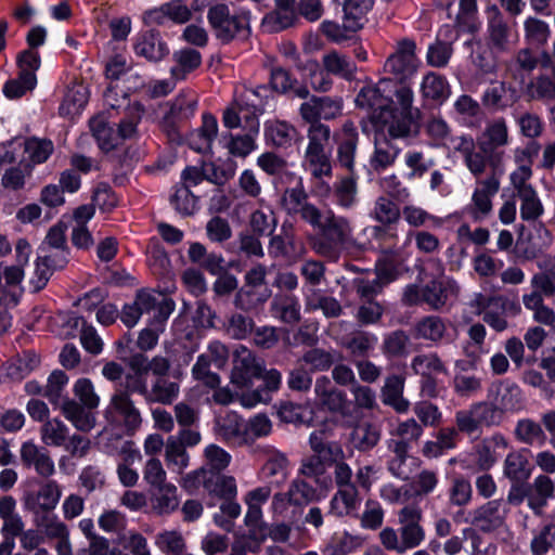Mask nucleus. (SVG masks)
<instances>
[{"label": "nucleus", "instance_id": "1", "mask_svg": "<svg viewBox=\"0 0 555 555\" xmlns=\"http://www.w3.org/2000/svg\"><path fill=\"white\" fill-rule=\"evenodd\" d=\"M453 150L459 153L467 170L480 178L490 171L504 172L505 147L509 143L508 126L503 117L490 120L476 142L470 134L452 138Z\"/></svg>", "mask_w": 555, "mask_h": 555}, {"label": "nucleus", "instance_id": "2", "mask_svg": "<svg viewBox=\"0 0 555 555\" xmlns=\"http://www.w3.org/2000/svg\"><path fill=\"white\" fill-rule=\"evenodd\" d=\"M311 227L322 232V236H308L312 250L321 257L336 260L343 250L354 244L351 220L336 215L332 209L323 212L319 225Z\"/></svg>", "mask_w": 555, "mask_h": 555}, {"label": "nucleus", "instance_id": "3", "mask_svg": "<svg viewBox=\"0 0 555 555\" xmlns=\"http://www.w3.org/2000/svg\"><path fill=\"white\" fill-rule=\"evenodd\" d=\"M207 17L217 39L223 43L249 36V16L245 12L231 15L225 4H216L209 9Z\"/></svg>", "mask_w": 555, "mask_h": 555}, {"label": "nucleus", "instance_id": "4", "mask_svg": "<svg viewBox=\"0 0 555 555\" xmlns=\"http://www.w3.org/2000/svg\"><path fill=\"white\" fill-rule=\"evenodd\" d=\"M134 393L125 386L117 389L109 399V403L104 411V416L111 422L120 424L128 435H133L140 429L143 417L140 409L131 398Z\"/></svg>", "mask_w": 555, "mask_h": 555}, {"label": "nucleus", "instance_id": "5", "mask_svg": "<svg viewBox=\"0 0 555 555\" xmlns=\"http://www.w3.org/2000/svg\"><path fill=\"white\" fill-rule=\"evenodd\" d=\"M229 349L223 343L219 340L209 343L206 350L197 357L192 367L193 378L208 388L218 387L221 383V377L212 372L210 367L214 365L218 370L224 369L229 361Z\"/></svg>", "mask_w": 555, "mask_h": 555}, {"label": "nucleus", "instance_id": "6", "mask_svg": "<svg viewBox=\"0 0 555 555\" xmlns=\"http://www.w3.org/2000/svg\"><path fill=\"white\" fill-rule=\"evenodd\" d=\"M197 98L193 94L180 93L172 101L162 105L164 116L160 126L171 142L181 143L179 128L195 113Z\"/></svg>", "mask_w": 555, "mask_h": 555}, {"label": "nucleus", "instance_id": "7", "mask_svg": "<svg viewBox=\"0 0 555 555\" xmlns=\"http://www.w3.org/2000/svg\"><path fill=\"white\" fill-rule=\"evenodd\" d=\"M420 64L415 41L402 38L396 42L393 52L386 59L383 69L384 73L403 82L416 74Z\"/></svg>", "mask_w": 555, "mask_h": 555}, {"label": "nucleus", "instance_id": "8", "mask_svg": "<svg viewBox=\"0 0 555 555\" xmlns=\"http://www.w3.org/2000/svg\"><path fill=\"white\" fill-rule=\"evenodd\" d=\"M129 389L140 395L147 404L169 405L179 397L180 386L167 376L152 377L144 380L141 375L129 378Z\"/></svg>", "mask_w": 555, "mask_h": 555}, {"label": "nucleus", "instance_id": "9", "mask_svg": "<svg viewBox=\"0 0 555 555\" xmlns=\"http://www.w3.org/2000/svg\"><path fill=\"white\" fill-rule=\"evenodd\" d=\"M504 421L500 410L487 398L485 401L473 403L467 410L457 411L455 423L457 429L465 434H473L480 427L500 426Z\"/></svg>", "mask_w": 555, "mask_h": 555}, {"label": "nucleus", "instance_id": "10", "mask_svg": "<svg viewBox=\"0 0 555 555\" xmlns=\"http://www.w3.org/2000/svg\"><path fill=\"white\" fill-rule=\"evenodd\" d=\"M282 209L288 216H299V218L310 225H319L323 211L314 204L309 202L302 184L289 188L284 191L281 197Z\"/></svg>", "mask_w": 555, "mask_h": 555}, {"label": "nucleus", "instance_id": "11", "mask_svg": "<svg viewBox=\"0 0 555 555\" xmlns=\"http://www.w3.org/2000/svg\"><path fill=\"white\" fill-rule=\"evenodd\" d=\"M266 276L267 268L263 264L253 267L245 275L246 287L241 288L235 295V307L249 311L267 301L271 295L268 288L260 294L256 292L257 287L266 283Z\"/></svg>", "mask_w": 555, "mask_h": 555}, {"label": "nucleus", "instance_id": "12", "mask_svg": "<svg viewBox=\"0 0 555 555\" xmlns=\"http://www.w3.org/2000/svg\"><path fill=\"white\" fill-rule=\"evenodd\" d=\"M372 121L376 128V135H385L390 140L408 138L412 131V119L409 114L398 112L392 106L373 113Z\"/></svg>", "mask_w": 555, "mask_h": 555}, {"label": "nucleus", "instance_id": "13", "mask_svg": "<svg viewBox=\"0 0 555 555\" xmlns=\"http://www.w3.org/2000/svg\"><path fill=\"white\" fill-rule=\"evenodd\" d=\"M422 518L423 512L415 504L405 505L398 512L399 534L405 552L418 547L425 541L426 533L421 525Z\"/></svg>", "mask_w": 555, "mask_h": 555}, {"label": "nucleus", "instance_id": "14", "mask_svg": "<svg viewBox=\"0 0 555 555\" xmlns=\"http://www.w3.org/2000/svg\"><path fill=\"white\" fill-rule=\"evenodd\" d=\"M268 249L272 257L287 259H298L307 253L305 243L298 236L295 224L289 221H284L280 233L271 236Z\"/></svg>", "mask_w": 555, "mask_h": 555}, {"label": "nucleus", "instance_id": "15", "mask_svg": "<svg viewBox=\"0 0 555 555\" xmlns=\"http://www.w3.org/2000/svg\"><path fill=\"white\" fill-rule=\"evenodd\" d=\"M504 172L490 171V175L477 179L476 188L472 195L470 215L474 220L480 221L492 211V197L499 192L500 178Z\"/></svg>", "mask_w": 555, "mask_h": 555}, {"label": "nucleus", "instance_id": "16", "mask_svg": "<svg viewBox=\"0 0 555 555\" xmlns=\"http://www.w3.org/2000/svg\"><path fill=\"white\" fill-rule=\"evenodd\" d=\"M261 373L262 362L247 347L238 346L233 353L231 384L240 389L248 387Z\"/></svg>", "mask_w": 555, "mask_h": 555}, {"label": "nucleus", "instance_id": "17", "mask_svg": "<svg viewBox=\"0 0 555 555\" xmlns=\"http://www.w3.org/2000/svg\"><path fill=\"white\" fill-rule=\"evenodd\" d=\"M314 395L322 410L343 417L350 415V403L347 395L335 387L327 376H319L315 379Z\"/></svg>", "mask_w": 555, "mask_h": 555}, {"label": "nucleus", "instance_id": "18", "mask_svg": "<svg viewBox=\"0 0 555 555\" xmlns=\"http://www.w3.org/2000/svg\"><path fill=\"white\" fill-rule=\"evenodd\" d=\"M507 512L502 499L491 500L470 511L468 521L480 531L491 532L504 524Z\"/></svg>", "mask_w": 555, "mask_h": 555}, {"label": "nucleus", "instance_id": "19", "mask_svg": "<svg viewBox=\"0 0 555 555\" xmlns=\"http://www.w3.org/2000/svg\"><path fill=\"white\" fill-rule=\"evenodd\" d=\"M508 449V440L500 433L483 438L474 448L473 462L476 470H489Z\"/></svg>", "mask_w": 555, "mask_h": 555}, {"label": "nucleus", "instance_id": "20", "mask_svg": "<svg viewBox=\"0 0 555 555\" xmlns=\"http://www.w3.org/2000/svg\"><path fill=\"white\" fill-rule=\"evenodd\" d=\"M487 398L500 410L503 418L505 414L520 411L524 408V395L515 383H494L488 388Z\"/></svg>", "mask_w": 555, "mask_h": 555}, {"label": "nucleus", "instance_id": "21", "mask_svg": "<svg viewBox=\"0 0 555 555\" xmlns=\"http://www.w3.org/2000/svg\"><path fill=\"white\" fill-rule=\"evenodd\" d=\"M62 496V488L55 480H48L40 485L39 489L34 492L25 493L23 503L25 509L33 514L51 513L57 506Z\"/></svg>", "mask_w": 555, "mask_h": 555}, {"label": "nucleus", "instance_id": "22", "mask_svg": "<svg viewBox=\"0 0 555 555\" xmlns=\"http://www.w3.org/2000/svg\"><path fill=\"white\" fill-rule=\"evenodd\" d=\"M411 333L415 339L428 341L433 345L451 340L448 321L435 314L418 319L413 324Z\"/></svg>", "mask_w": 555, "mask_h": 555}, {"label": "nucleus", "instance_id": "23", "mask_svg": "<svg viewBox=\"0 0 555 555\" xmlns=\"http://www.w3.org/2000/svg\"><path fill=\"white\" fill-rule=\"evenodd\" d=\"M335 138L337 140V163L340 167L353 173L359 142V133L356 125L351 120H346L340 132L336 133Z\"/></svg>", "mask_w": 555, "mask_h": 555}, {"label": "nucleus", "instance_id": "24", "mask_svg": "<svg viewBox=\"0 0 555 555\" xmlns=\"http://www.w3.org/2000/svg\"><path fill=\"white\" fill-rule=\"evenodd\" d=\"M541 67L550 69L551 75L541 74L532 79L525 88V94L530 100L551 101L555 99V64L547 52L541 55Z\"/></svg>", "mask_w": 555, "mask_h": 555}, {"label": "nucleus", "instance_id": "25", "mask_svg": "<svg viewBox=\"0 0 555 555\" xmlns=\"http://www.w3.org/2000/svg\"><path fill=\"white\" fill-rule=\"evenodd\" d=\"M20 455L23 465L33 467L41 477L49 478L55 473V465L49 451L34 441L24 442Z\"/></svg>", "mask_w": 555, "mask_h": 555}, {"label": "nucleus", "instance_id": "26", "mask_svg": "<svg viewBox=\"0 0 555 555\" xmlns=\"http://www.w3.org/2000/svg\"><path fill=\"white\" fill-rule=\"evenodd\" d=\"M266 141L276 147L287 150L301 140L300 132L291 122L271 118L264 122Z\"/></svg>", "mask_w": 555, "mask_h": 555}, {"label": "nucleus", "instance_id": "27", "mask_svg": "<svg viewBox=\"0 0 555 555\" xmlns=\"http://www.w3.org/2000/svg\"><path fill=\"white\" fill-rule=\"evenodd\" d=\"M309 446L313 453L331 466L338 460L345 459L343 446L340 442L332 440V431L326 427L315 429L310 434Z\"/></svg>", "mask_w": 555, "mask_h": 555}, {"label": "nucleus", "instance_id": "28", "mask_svg": "<svg viewBox=\"0 0 555 555\" xmlns=\"http://www.w3.org/2000/svg\"><path fill=\"white\" fill-rule=\"evenodd\" d=\"M519 100L516 88L505 81L489 86L481 95V104L490 112H503Z\"/></svg>", "mask_w": 555, "mask_h": 555}, {"label": "nucleus", "instance_id": "29", "mask_svg": "<svg viewBox=\"0 0 555 555\" xmlns=\"http://www.w3.org/2000/svg\"><path fill=\"white\" fill-rule=\"evenodd\" d=\"M258 92L256 90H246L242 94V99L235 101L229 107H227L223 112L222 122L224 127L233 129L237 128L241 125V116L240 114L244 109V104L250 106L253 108L251 116H246V121L249 125V131L257 133L259 130V121L256 117V107L257 104L253 101L251 96H256Z\"/></svg>", "mask_w": 555, "mask_h": 555}, {"label": "nucleus", "instance_id": "30", "mask_svg": "<svg viewBox=\"0 0 555 555\" xmlns=\"http://www.w3.org/2000/svg\"><path fill=\"white\" fill-rule=\"evenodd\" d=\"M150 508L156 516H167L179 508L178 488L172 482L150 489Z\"/></svg>", "mask_w": 555, "mask_h": 555}, {"label": "nucleus", "instance_id": "31", "mask_svg": "<svg viewBox=\"0 0 555 555\" xmlns=\"http://www.w3.org/2000/svg\"><path fill=\"white\" fill-rule=\"evenodd\" d=\"M487 30L492 49L505 52L509 48V27L495 4L487 8Z\"/></svg>", "mask_w": 555, "mask_h": 555}, {"label": "nucleus", "instance_id": "32", "mask_svg": "<svg viewBox=\"0 0 555 555\" xmlns=\"http://www.w3.org/2000/svg\"><path fill=\"white\" fill-rule=\"evenodd\" d=\"M390 83V79L382 78L376 85H367L363 87L356 98V104L359 107L371 108L377 113L380 109L391 106V99L385 95L386 88Z\"/></svg>", "mask_w": 555, "mask_h": 555}, {"label": "nucleus", "instance_id": "33", "mask_svg": "<svg viewBox=\"0 0 555 555\" xmlns=\"http://www.w3.org/2000/svg\"><path fill=\"white\" fill-rule=\"evenodd\" d=\"M39 364V358L34 351H25L9 360L0 369L1 382H15L23 379Z\"/></svg>", "mask_w": 555, "mask_h": 555}, {"label": "nucleus", "instance_id": "34", "mask_svg": "<svg viewBox=\"0 0 555 555\" xmlns=\"http://www.w3.org/2000/svg\"><path fill=\"white\" fill-rule=\"evenodd\" d=\"M404 385L405 378L402 375L392 374L385 378L380 389L383 403L398 413H405L410 408V401L403 397Z\"/></svg>", "mask_w": 555, "mask_h": 555}, {"label": "nucleus", "instance_id": "35", "mask_svg": "<svg viewBox=\"0 0 555 555\" xmlns=\"http://www.w3.org/2000/svg\"><path fill=\"white\" fill-rule=\"evenodd\" d=\"M391 453L387 462L388 472L396 478L409 480L416 467V460L409 454V448L401 444L387 446Z\"/></svg>", "mask_w": 555, "mask_h": 555}, {"label": "nucleus", "instance_id": "36", "mask_svg": "<svg viewBox=\"0 0 555 555\" xmlns=\"http://www.w3.org/2000/svg\"><path fill=\"white\" fill-rule=\"evenodd\" d=\"M537 264L540 271L531 278V293H535L544 299V297L555 294V258L543 257L538 260Z\"/></svg>", "mask_w": 555, "mask_h": 555}, {"label": "nucleus", "instance_id": "37", "mask_svg": "<svg viewBox=\"0 0 555 555\" xmlns=\"http://www.w3.org/2000/svg\"><path fill=\"white\" fill-rule=\"evenodd\" d=\"M400 147L385 135H375L374 151L370 157V166L380 172L391 167L400 154Z\"/></svg>", "mask_w": 555, "mask_h": 555}, {"label": "nucleus", "instance_id": "38", "mask_svg": "<svg viewBox=\"0 0 555 555\" xmlns=\"http://www.w3.org/2000/svg\"><path fill=\"white\" fill-rule=\"evenodd\" d=\"M63 416L79 431L88 433L96 424L95 415L74 399H65L61 405Z\"/></svg>", "mask_w": 555, "mask_h": 555}, {"label": "nucleus", "instance_id": "39", "mask_svg": "<svg viewBox=\"0 0 555 555\" xmlns=\"http://www.w3.org/2000/svg\"><path fill=\"white\" fill-rule=\"evenodd\" d=\"M245 421L235 412H228L216 421L215 430L225 442L242 447Z\"/></svg>", "mask_w": 555, "mask_h": 555}, {"label": "nucleus", "instance_id": "40", "mask_svg": "<svg viewBox=\"0 0 555 555\" xmlns=\"http://www.w3.org/2000/svg\"><path fill=\"white\" fill-rule=\"evenodd\" d=\"M218 133V122L211 114H204L202 126L190 133L188 138L189 145L192 150L204 153L210 150L212 141Z\"/></svg>", "mask_w": 555, "mask_h": 555}, {"label": "nucleus", "instance_id": "41", "mask_svg": "<svg viewBox=\"0 0 555 555\" xmlns=\"http://www.w3.org/2000/svg\"><path fill=\"white\" fill-rule=\"evenodd\" d=\"M322 65L327 74L351 81L356 78L357 65L352 60L336 51H330L322 57Z\"/></svg>", "mask_w": 555, "mask_h": 555}, {"label": "nucleus", "instance_id": "42", "mask_svg": "<svg viewBox=\"0 0 555 555\" xmlns=\"http://www.w3.org/2000/svg\"><path fill=\"white\" fill-rule=\"evenodd\" d=\"M423 431L422 425L415 418L401 421L390 429L389 439L386 441V444H401L411 449L412 442H417L423 436Z\"/></svg>", "mask_w": 555, "mask_h": 555}, {"label": "nucleus", "instance_id": "43", "mask_svg": "<svg viewBox=\"0 0 555 555\" xmlns=\"http://www.w3.org/2000/svg\"><path fill=\"white\" fill-rule=\"evenodd\" d=\"M271 315L283 323L296 324L300 321V305L295 296L275 295L270 305Z\"/></svg>", "mask_w": 555, "mask_h": 555}, {"label": "nucleus", "instance_id": "44", "mask_svg": "<svg viewBox=\"0 0 555 555\" xmlns=\"http://www.w3.org/2000/svg\"><path fill=\"white\" fill-rule=\"evenodd\" d=\"M456 291L453 281L433 280L423 286V300L433 310H440L446 306L449 294Z\"/></svg>", "mask_w": 555, "mask_h": 555}, {"label": "nucleus", "instance_id": "45", "mask_svg": "<svg viewBox=\"0 0 555 555\" xmlns=\"http://www.w3.org/2000/svg\"><path fill=\"white\" fill-rule=\"evenodd\" d=\"M421 92L423 98L442 103L450 96L451 89L444 77L430 72L423 77Z\"/></svg>", "mask_w": 555, "mask_h": 555}, {"label": "nucleus", "instance_id": "46", "mask_svg": "<svg viewBox=\"0 0 555 555\" xmlns=\"http://www.w3.org/2000/svg\"><path fill=\"white\" fill-rule=\"evenodd\" d=\"M88 102V90L81 83H76L68 88L59 112L63 117L73 118L81 113Z\"/></svg>", "mask_w": 555, "mask_h": 555}, {"label": "nucleus", "instance_id": "47", "mask_svg": "<svg viewBox=\"0 0 555 555\" xmlns=\"http://www.w3.org/2000/svg\"><path fill=\"white\" fill-rule=\"evenodd\" d=\"M359 505V493L356 486L343 487L331 500V512L337 516L350 515Z\"/></svg>", "mask_w": 555, "mask_h": 555}, {"label": "nucleus", "instance_id": "48", "mask_svg": "<svg viewBox=\"0 0 555 555\" xmlns=\"http://www.w3.org/2000/svg\"><path fill=\"white\" fill-rule=\"evenodd\" d=\"M372 8L373 0H348L344 5L345 27L352 31L362 28Z\"/></svg>", "mask_w": 555, "mask_h": 555}, {"label": "nucleus", "instance_id": "49", "mask_svg": "<svg viewBox=\"0 0 555 555\" xmlns=\"http://www.w3.org/2000/svg\"><path fill=\"white\" fill-rule=\"evenodd\" d=\"M134 304L141 314L156 309L158 313L156 318L159 322L166 320L173 310V302L171 300L163 299L160 302H157L155 295L147 291H140L137 294Z\"/></svg>", "mask_w": 555, "mask_h": 555}, {"label": "nucleus", "instance_id": "50", "mask_svg": "<svg viewBox=\"0 0 555 555\" xmlns=\"http://www.w3.org/2000/svg\"><path fill=\"white\" fill-rule=\"evenodd\" d=\"M134 49L138 55L144 56L150 61H159L168 53L166 43L153 31L143 34Z\"/></svg>", "mask_w": 555, "mask_h": 555}, {"label": "nucleus", "instance_id": "51", "mask_svg": "<svg viewBox=\"0 0 555 555\" xmlns=\"http://www.w3.org/2000/svg\"><path fill=\"white\" fill-rule=\"evenodd\" d=\"M176 66L170 70L176 80H182L188 74L196 69L202 63V55L193 49H183L173 54Z\"/></svg>", "mask_w": 555, "mask_h": 555}, {"label": "nucleus", "instance_id": "52", "mask_svg": "<svg viewBox=\"0 0 555 555\" xmlns=\"http://www.w3.org/2000/svg\"><path fill=\"white\" fill-rule=\"evenodd\" d=\"M370 216L379 224L390 225L399 221L401 210L393 199L378 196L374 202Z\"/></svg>", "mask_w": 555, "mask_h": 555}, {"label": "nucleus", "instance_id": "53", "mask_svg": "<svg viewBox=\"0 0 555 555\" xmlns=\"http://www.w3.org/2000/svg\"><path fill=\"white\" fill-rule=\"evenodd\" d=\"M331 465L322 460L319 455L312 452L301 460L299 474L313 479L317 483L327 485L331 483V478L327 475V468Z\"/></svg>", "mask_w": 555, "mask_h": 555}, {"label": "nucleus", "instance_id": "54", "mask_svg": "<svg viewBox=\"0 0 555 555\" xmlns=\"http://www.w3.org/2000/svg\"><path fill=\"white\" fill-rule=\"evenodd\" d=\"M454 392L461 398H472L482 391L483 378L480 375L457 372L452 382Z\"/></svg>", "mask_w": 555, "mask_h": 555}, {"label": "nucleus", "instance_id": "55", "mask_svg": "<svg viewBox=\"0 0 555 555\" xmlns=\"http://www.w3.org/2000/svg\"><path fill=\"white\" fill-rule=\"evenodd\" d=\"M165 462L178 475H182L189 466L190 455L176 437H169L166 441Z\"/></svg>", "mask_w": 555, "mask_h": 555}, {"label": "nucleus", "instance_id": "56", "mask_svg": "<svg viewBox=\"0 0 555 555\" xmlns=\"http://www.w3.org/2000/svg\"><path fill=\"white\" fill-rule=\"evenodd\" d=\"M379 439L380 430L372 423L358 425L350 434V440L359 451H369L373 449L378 443Z\"/></svg>", "mask_w": 555, "mask_h": 555}, {"label": "nucleus", "instance_id": "57", "mask_svg": "<svg viewBox=\"0 0 555 555\" xmlns=\"http://www.w3.org/2000/svg\"><path fill=\"white\" fill-rule=\"evenodd\" d=\"M68 438V427L59 418L46 420L40 427V439L49 447H62Z\"/></svg>", "mask_w": 555, "mask_h": 555}, {"label": "nucleus", "instance_id": "58", "mask_svg": "<svg viewBox=\"0 0 555 555\" xmlns=\"http://www.w3.org/2000/svg\"><path fill=\"white\" fill-rule=\"evenodd\" d=\"M206 482V491L209 494L221 499H234L237 494L236 480L233 476L210 473V477Z\"/></svg>", "mask_w": 555, "mask_h": 555}, {"label": "nucleus", "instance_id": "59", "mask_svg": "<svg viewBox=\"0 0 555 555\" xmlns=\"http://www.w3.org/2000/svg\"><path fill=\"white\" fill-rule=\"evenodd\" d=\"M156 546L167 555H184L186 542L181 531L164 530L155 537Z\"/></svg>", "mask_w": 555, "mask_h": 555}, {"label": "nucleus", "instance_id": "60", "mask_svg": "<svg viewBox=\"0 0 555 555\" xmlns=\"http://www.w3.org/2000/svg\"><path fill=\"white\" fill-rule=\"evenodd\" d=\"M524 35L527 43L542 47L550 38L551 28L546 22L534 16H528L524 21Z\"/></svg>", "mask_w": 555, "mask_h": 555}, {"label": "nucleus", "instance_id": "61", "mask_svg": "<svg viewBox=\"0 0 555 555\" xmlns=\"http://www.w3.org/2000/svg\"><path fill=\"white\" fill-rule=\"evenodd\" d=\"M358 184L353 173L343 177L334 185L336 204L345 209L351 208L357 202Z\"/></svg>", "mask_w": 555, "mask_h": 555}, {"label": "nucleus", "instance_id": "62", "mask_svg": "<svg viewBox=\"0 0 555 555\" xmlns=\"http://www.w3.org/2000/svg\"><path fill=\"white\" fill-rule=\"evenodd\" d=\"M90 128L103 151L108 152L121 143L118 132L100 117L90 120Z\"/></svg>", "mask_w": 555, "mask_h": 555}, {"label": "nucleus", "instance_id": "63", "mask_svg": "<svg viewBox=\"0 0 555 555\" xmlns=\"http://www.w3.org/2000/svg\"><path fill=\"white\" fill-rule=\"evenodd\" d=\"M522 302L526 309L533 312V319L538 323L553 325L555 323V312L544 305V299L535 294L529 293L522 296Z\"/></svg>", "mask_w": 555, "mask_h": 555}, {"label": "nucleus", "instance_id": "64", "mask_svg": "<svg viewBox=\"0 0 555 555\" xmlns=\"http://www.w3.org/2000/svg\"><path fill=\"white\" fill-rule=\"evenodd\" d=\"M533 555H544L555 548V521L544 524L533 535L530 543Z\"/></svg>", "mask_w": 555, "mask_h": 555}]
</instances>
